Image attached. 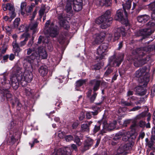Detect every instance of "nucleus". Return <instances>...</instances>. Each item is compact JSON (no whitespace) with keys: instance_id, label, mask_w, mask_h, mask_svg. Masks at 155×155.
I'll list each match as a JSON object with an SVG mask.
<instances>
[{"instance_id":"nucleus-56","label":"nucleus","mask_w":155,"mask_h":155,"mask_svg":"<svg viewBox=\"0 0 155 155\" xmlns=\"http://www.w3.org/2000/svg\"><path fill=\"white\" fill-rule=\"evenodd\" d=\"M145 116V114L144 113H143L139 114L138 116H137V119H140L144 117Z\"/></svg>"},{"instance_id":"nucleus-13","label":"nucleus","mask_w":155,"mask_h":155,"mask_svg":"<svg viewBox=\"0 0 155 155\" xmlns=\"http://www.w3.org/2000/svg\"><path fill=\"white\" fill-rule=\"evenodd\" d=\"M93 140L90 138H88L84 142V146L83 147H81L82 152H84L89 149L93 144Z\"/></svg>"},{"instance_id":"nucleus-40","label":"nucleus","mask_w":155,"mask_h":155,"mask_svg":"<svg viewBox=\"0 0 155 155\" xmlns=\"http://www.w3.org/2000/svg\"><path fill=\"white\" fill-rule=\"evenodd\" d=\"M19 30L21 32L26 31L28 30V28L26 26L22 25L19 28Z\"/></svg>"},{"instance_id":"nucleus-32","label":"nucleus","mask_w":155,"mask_h":155,"mask_svg":"<svg viewBox=\"0 0 155 155\" xmlns=\"http://www.w3.org/2000/svg\"><path fill=\"white\" fill-rule=\"evenodd\" d=\"M51 155H64L62 149H60L56 151L55 150Z\"/></svg>"},{"instance_id":"nucleus-8","label":"nucleus","mask_w":155,"mask_h":155,"mask_svg":"<svg viewBox=\"0 0 155 155\" xmlns=\"http://www.w3.org/2000/svg\"><path fill=\"white\" fill-rule=\"evenodd\" d=\"M49 35L51 37L54 38L58 35V31L57 26L51 23L48 29L46 30Z\"/></svg>"},{"instance_id":"nucleus-18","label":"nucleus","mask_w":155,"mask_h":155,"mask_svg":"<svg viewBox=\"0 0 155 155\" xmlns=\"http://www.w3.org/2000/svg\"><path fill=\"white\" fill-rule=\"evenodd\" d=\"M142 84V85H140L136 88L137 93L139 95H143L145 94V84L143 85V83Z\"/></svg>"},{"instance_id":"nucleus-22","label":"nucleus","mask_w":155,"mask_h":155,"mask_svg":"<svg viewBox=\"0 0 155 155\" xmlns=\"http://www.w3.org/2000/svg\"><path fill=\"white\" fill-rule=\"evenodd\" d=\"M92 123L91 121H87L81 125V130L83 131H89V126Z\"/></svg>"},{"instance_id":"nucleus-50","label":"nucleus","mask_w":155,"mask_h":155,"mask_svg":"<svg viewBox=\"0 0 155 155\" xmlns=\"http://www.w3.org/2000/svg\"><path fill=\"white\" fill-rule=\"evenodd\" d=\"M43 8L44 12H47L50 8L49 7L47 6L46 7V6L45 5H42L41 6V8Z\"/></svg>"},{"instance_id":"nucleus-16","label":"nucleus","mask_w":155,"mask_h":155,"mask_svg":"<svg viewBox=\"0 0 155 155\" xmlns=\"http://www.w3.org/2000/svg\"><path fill=\"white\" fill-rule=\"evenodd\" d=\"M15 72V75L18 76H22L23 75V69L21 68L18 65L16 64L13 68Z\"/></svg>"},{"instance_id":"nucleus-38","label":"nucleus","mask_w":155,"mask_h":155,"mask_svg":"<svg viewBox=\"0 0 155 155\" xmlns=\"http://www.w3.org/2000/svg\"><path fill=\"white\" fill-rule=\"evenodd\" d=\"M137 20L139 22L142 23H144L145 22V19L144 16L141 15L139 16L137 18Z\"/></svg>"},{"instance_id":"nucleus-35","label":"nucleus","mask_w":155,"mask_h":155,"mask_svg":"<svg viewBox=\"0 0 155 155\" xmlns=\"http://www.w3.org/2000/svg\"><path fill=\"white\" fill-rule=\"evenodd\" d=\"M93 111L91 112L93 115H96L97 114L100 108L97 107H95L93 108Z\"/></svg>"},{"instance_id":"nucleus-5","label":"nucleus","mask_w":155,"mask_h":155,"mask_svg":"<svg viewBox=\"0 0 155 155\" xmlns=\"http://www.w3.org/2000/svg\"><path fill=\"white\" fill-rule=\"evenodd\" d=\"M23 66L25 69L22 75V81H25L27 82H30L32 79L33 75L31 72L28 68L30 67L31 66V64L30 66H28L26 67H25L24 66Z\"/></svg>"},{"instance_id":"nucleus-3","label":"nucleus","mask_w":155,"mask_h":155,"mask_svg":"<svg viewBox=\"0 0 155 155\" xmlns=\"http://www.w3.org/2000/svg\"><path fill=\"white\" fill-rule=\"evenodd\" d=\"M149 9L152 11L151 14L152 20L146 25V37L150 35L154 31L153 27L155 25V1L150 4Z\"/></svg>"},{"instance_id":"nucleus-60","label":"nucleus","mask_w":155,"mask_h":155,"mask_svg":"<svg viewBox=\"0 0 155 155\" xmlns=\"http://www.w3.org/2000/svg\"><path fill=\"white\" fill-rule=\"evenodd\" d=\"M84 118V114L83 113H81L80 116L79 117V119L80 120H82Z\"/></svg>"},{"instance_id":"nucleus-24","label":"nucleus","mask_w":155,"mask_h":155,"mask_svg":"<svg viewBox=\"0 0 155 155\" xmlns=\"http://www.w3.org/2000/svg\"><path fill=\"white\" fill-rule=\"evenodd\" d=\"M2 95L5 97L8 100L11 98L12 97V94L7 89H3L2 91Z\"/></svg>"},{"instance_id":"nucleus-34","label":"nucleus","mask_w":155,"mask_h":155,"mask_svg":"<svg viewBox=\"0 0 155 155\" xmlns=\"http://www.w3.org/2000/svg\"><path fill=\"white\" fill-rule=\"evenodd\" d=\"M137 127L138 126L136 124V122L135 121L133 122V124L130 127V129L133 132H135L136 129Z\"/></svg>"},{"instance_id":"nucleus-31","label":"nucleus","mask_w":155,"mask_h":155,"mask_svg":"<svg viewBox=\"0 0 155 155\" xmlns=\"http://www.w3.org/2000/svg\"><path fill=\"white\" fill-rule=\"evenodd\" d=\"M116 3L117 2V0H114ZM103 4L106 6H110L111 4V0H101V1Z\"/></svg>"},{"instance_id":"nucleus-27","label":"nucleus","mask_w":155,"mask_h":155,"mask_svg":"<svg viewBox=\"0 0 155 155\" xmlns=\"http://www.w3.org/2000/svg\"><path fill=\"white\" fill-rule=\"evenodd\" d=\"M60 24L61 27L66 29H68L69 28V23L65 20L60 22Z\"/></svg>"},{"instance_id":"nucleus-44","label":"nucleus","mask_w":155,"mask_h":155,"mask_svg":"<svg viewBox=\"0 0 155 155\" xmlns=\"http://www.w3.org/2000/svg\"><path fill=\"white\" fill-rule=\"evenodd\" d=\"M64 139L67 142H69L72 140L73 139V137L71 135H68L64 137Z\"/></svg>"},{"instance_id":"nucleus-12","label":"nucleus","mask_w":155,"mask_h":155,"mask_svg":"<svg viewBox=\"0 0 155 155\" xmlns=\"http://www.w3.org/2000/svg\"><path fill=\"white\" fill-rule=\"evenodd\" d=\"M124 57V55L122 53L120 54L115 58H114V57H112L110 59V63H111L113 62L114 65L116 64V66L118 67L123 61Z\"/></svg>"},{"instance_id":"nucleus-61","label":"nucleus","mask_w":155,"mask_h":155,"mask_svg":"<svg viewBox=\"0 0 155 155\" xmlns=\"http://www.w3.org/2000/svg\"><path fill=\"white\" fill-rule=\"evenodd\" d=\"M130 120H126L124 121V125L125 126H127V124H130Z\"/></svg>"},{"instance_id":"nucleus-15","label":"nucleus","mask_w":155,"mask_h":155,"mask_svg":"<svg viewBox=\"0 0 155 155\" xmlns=\"http://www.w3.org/2000/svg\"><path fill=\"white\" fill-rule=\"evenodd\" d=\"M117 122L116 121H114L111 123L108 124L106 121H104L103 124V128L108 130L110 131L114 129L115 127V125Z\"/></svg>"},{"instance_id":"nucleus-23","label":"nucleus","mask_w":155,"mask_h":155,"mask_svg":"<svg viewBox=\"0 0 155 155\" xmlns=\"http://www.w3.org/2000/svg\"><path fill=\"white\" fill-rule=\"evenodd\" d=\"M120 135L123 136L122 140L124 141H127L129 140L131 137V134L129 132L124 131L120 134Z\"/></svg>"},{"instance_id":"nucleus-20","label":"nucleus","mask_w":155,"mask_h":155,"mask_svg":"<svg viewBox=\"0 0 155 155\" xmlns=\"http://www.w3.org/2000/svg\"><path fill=\"white\" fill-rule=\"evenodd\" d=\"M38 23L36 21L31 22L29 25V28L30 29L33 31V34H35L37 30V27Z\"/></svg>"},{"instance_id":"nucleus-1","label":"nucleus","mask_w":155,"mask_h":155,"mask_svg":"<svg viewBox=\"0 0 155 155\" xmlns=\"http://www.w3.org/2000/svg\"><path fill=\"white\" fill-rule=\"evenodd\" d=\"M38 54L36 52H33L30 56H27L24 59L23 64L25 67L31 66V64L35 61L38 60L40 58L42 59L47 58L48 55L43 47H38Z\"/></svg>"},{"instance_id":"nucleus-25","label":"nucleus","mask_w":155,"mask_h":155,"mask_svg":"<svg viewBox=\"0 0 155 155\" xmlns=\"http://www.w3.org/2000/svg\"><path fill=\"white\" fill-rule=\"evenodd\" d=\"M72 3V2L67 1L65 6V10L67 13L72 14V10L71 5Z\"/></svg>"},{"instance_id":"nucleus-42","label":"nucleus","mask_w":155,"mask_h":155,"mask_svg":"<svg viewBox=\"0 0 155 155\" xmlns=\"http://www.w3.org/2000/svg\"><path fill=\"white\" fill-rule=\"evenodd\" d=\"M101 68L100 64H98L92 65L91 67V68L92 70H98Z\"/></svg>"},{"instance_id":"nucleus-6","label":"nucleus","mask_w":155,"mask_h":155,"mask_svg":"<svg viewBox=\"0 0 155 155\" xmlns=\"http://www.w3.org/2000/svg\"><path fill=\"white\" fill-rule=\"evenodd\" d=\"M108 44L106 43H104L100 45L97 50V54L98 55V57L101 59H102L106 55V52L108 47Z\"/></svg>"},{"instance_id":"nucleus-46","label":"nucleus","mask_w":155,"mask_h":155,"mask_svg":"<svg viewBox=\"0 0 155 155\" xmlns=\"http://www.w3.org/2000/svg\"><path fill=\"white\" fill-rule=\"evenodd\" d=\"M27 4L25 2H22L21 5V10H25Z\"/></svg>"},{"instance_id":"nucleus-14","label":"nucleus","mask_w":155,"mask_h":155,"mask_svg":"<svg viewBox=\"0 0 155 155\" xmlns=\"http://www.w3.org/2000/svg\"><path fill=\"white\" fill-rule=\"evenodd\" d=\"M120 34L123 36H124L125 35V30L123 28H117L116 31L115 32L114 34V39L113 40L114 41L115 40H118L120 36Z\"/></svg>"},{"instance_id":"nucleus-11","label":"nucleus","mask_w":155,"mask_h":155,"mask_svg":"<svg viewBox=\"0 0 155 155\" xmlns=\"http://www.w3.org/2000/svg\"><path fill=\"white\" fill-rule=\"evenodd\" d=\"M10 79L13 88L16 90L18 87L19 82L22 81V76H18V77L15 75L11 76Z\"/></svg>"},{"instance_id":"nucleus-53","label":"nucleus","mask_w":155,"mask_h":155,"mask_svg":"<svg viewBox=\"0 0 155 155\" xmlns=\"http://www.w3.org/2000/svg\"><path fill=\"white\" fill-rule=\"evenodd\" d=\"M58 18L60 20V22L65 20V18L62 14H59L58 16Z\"/></svg>"},{"instance_id":"nucleus-45","label":"nucleus","mask_w":155,"mask_h":155,"mask_svg":"<svg viewBox=\"0 0 155 155\" xmlns=\"http://www.w3.org/2000/svg\"><path fill=\"white\" fill-rule=\"evenodd\" d=\"M7 6L8 9L10 11V12L15 11L14 6L12 5L9 3H8L7 4Z\"/></svg>"},{"instance_id":"nucleus-51","label":"nucleus","mask_w":155,"mask_h":155,"mask_svg":"<svg viewBox=\"0 0 155 155\" xmlns=\"http://www.w3.org/2000/svg\"><path fill=\"white\" fill-rule=\"evenodd\" d=\"M112 71V70L111 69L108 68L105 72L104 76H107V75L110 74Z\"/></svg>"},{"instance_id":"nucleus-49","label":"nucleus","mask_w":155,"mask_h":155,"mask_svg":"<svg viewBox=\"0 0 155 155\" xmlns=\"http://www.w3.org/2000/svg\"><path fill=\"white\" fill-rule=\"evenodd\" d=\"M45 12H44L43 8H40L39 11L40 18L41 19L43 15Z\"/></svg>"},{"instance_id":"nucleus-7","label":"nucleus","mask_w":155,"mask_h":155,"mask_svg":"<svg viewBox=\"0 0 155 155\" xmlns=\"http://www.w3.org/2000/svg\"><path fill=\"white\" fill-rule=\"evenodd\" d=\"M125 15V17H124L123 14V11L121 10H118L115 15V18L116 20L120 21L122 24H127L128 22L127 18V15Z\"/></svg>"},{"instance_id":"nucleus-2","label":"nucleus","mask_w":155,"mask_h":155,"mask_svg":"<svg viewBox=\"0 0 155 155\" xmlns=\"http://www.w3.org/2000/svg\"><path fill=\"white\" fill-rule=\"evenodd\" d=\"M111 12L109 10L107 11L104 15L98 18L95 20V22L97 24L102 23L101 28L104 29H106L110 26L112 20L110 17Z\"/></svg>"},{"instance_id":"nucleus-39","label":"nucleus","mask_w":155,"mask_h":155,"mask_svg":"<svg viewBox=\"0 0 155 155\" xmlns=\"http://www.w3.org/2000/svg\"><path fill=\"white\" fill-rule=\"evenodd\" d=\"M13 47L14 49H15V50L17 51H20L21 50L20 48L19 47L18 45V44L16 43V41L15 42H14L12 44Z\"/></svg>"},{"instance_id":"nucleus-54","label":"nucleus","mask_w":155,"mask_h":155,"mask_svg":"<svg viewBox=\"0 0 155 155\" xmlns=\"http://www.w3.org/2000/svg\"><path fill=\"white\" fill-rule=\"evenodd\" d=\"M100 124H99L95 126L94 129V132L95 133L97 132L100 129Z\"/></svg>"},{"instance_id":"nucleus-64","label":"nucleus","mask_w":155,"mask_h":155,"mask_svg":"<svg viewBox=\"0 0 155 155\" xmlns=\"http://www.w3.org/2000/svg\"><path fill=\"white\" fill-rule=\"evenodd\" d=\"M151 94H155V84L153 86L151 91Z\"/></svg>"},{"instance_id":"nucleus-55","label":"nucleus","mask_w":155,"mask_h":155,"mask_svg":"<svg viewBox=\"0 0 155 155\" xmlns=\"http://www.w3.org/2000/svg\"><path fill=\"white\" fill-rule=\"evenodd\" d=\"M139 64L138 66H142L145 63V60L143 59H141L139 61Z\"/></svg>"},{"instance_id":"nucleus-30","label":"nucleus","mask_w":155,"mask_h":155,"mask_svg":"<svg viewBox=\"0 0 155 155\" xmlns=\"http://www.w3.org/2000/svg\"><path fill=\"white\" fill-rule=\"evenodd\" d=\"M147 117V120L148 122L147 124H146V128H149L150 127V124L149 121L150 120L151 115L150 113H147L146 112V117Z\"/></svg>"},{"instance_id":"nucleus-19","label":"nucleus","mask_w":155,"mask_h":155,"mask_svg":"<svg viewBox=\"0 0 155 155\" xmlns=\"http://www.w3.org/2000/svg\"><path fill=\"white\" fill-rule=\"evenodd\" d=\"M30 37V35L29 34L26 32L24 33L21 36V38L23 39L24 38V40L21 41L20 43V46H23L26 44V41L28 38Z\"/></svg>"},{"instance_id":"nucleus-21","label":"nucleus","mask_w":155,"mask_h":155,"mask_svg":"<svg viewBox=\"0 0 155 155\" xmlns=\"http://www.w3.org/2000/svg\"><path fill=\"white\" fill-rule=\"evenodd\" d=\"M38 71L41 76H45L48 72L47 68L45 65L41 66L38 69Z\"/></svg>"},{"instance_id":"nucleus-37","label":"nucleus","mask_w":155,"mask_h":155,"mask_svg":"<svg viewBox=\"0 0 155 155\" xmlns=\"http://www.w3.org/2000/svg\"><path fill=\"white\" fill-rule=\"evenodd\" d=\"M37 9H35L33 12V13L32 14H30V20L31 21H32L35 18L37 14Z\"/></svg>"},{"instance_id":"nucleus-10","label":"nucleus","mask_w":155,"mask_h":155,"mask_svg":"<svg viewBox=\"0 0 155 155\" xmlns=\"http://www.w3.org/2000/svg\"><path fill=\"white\" fill-rule=\"evenodd\" d=\"M105 35V33L103 32L95 34L94 36L92 44L98 45L101 43L103 41Z\"/></svg>"},{"instance_id":"nucleus-36","label":"nucleus","mask_w":155,"mask_h":155,"mask_svg":"<svg viewBox=\"0 0 155 155\" xmlns=\"http://www.w3.org/2000/svg\"><path fill=\"white\" fill-rule=\"evenodd\" d=\"M87 81V80L86 79L79 80L76 82V86L77 87H80L82 85Z\"/></svg>"},{"instance_id":"nucleus-28","label":"nucleus","mask_w":155,"mask_h":155,"mask_svg":"<svg viewBox=\"0 0 155 155\" xmlns=\"http://www.w3.org/2000/svg\"><path fill=\"white\" fill-rule=\"evenodd\" d=\"M42 41L43 43H47L48 42V38H47L45 37L40 36L38 39V43L39 44H40Z\"/></svg>"},{"instance_id":"nucleus-59","label":"nucleus","mask_w":155,"mask_h":155,"mask_svg":"<svg viewBox=\"0 0 155 155\" xmlns=\"http://www.w3.org/2000/svg\"><path fill=\"white\" fill-rule=\"evenodd\" d=\"M64 133L61 132H59L58 136L60 138H63L64 136Z\"/></svg>"},{"instance_id":"nucleus-9","label":"nucleus","mask_w":155,"mask_h":155,"mask_svg":"<svg viewBox=\"0 0 155 155\" xmlns=\"http://www.w3.org/2000/svg\"><path fill=\"white\" fill-rule=\"evenodd\" d=\"M145 70L142 69L136 71L135 74V76L139 78L138 81L139 83L145 84Z\"/></svg>"},{"instance_id":"nucleus-17","label":"nucleus","mask_w":155,"mask_h":155,"mask_svg":"<svg viewBox=\"0 0 155 155\" xmlns=\"http://www.w3.org/2000/svg\"><path fill=\"white\" fill-rule=\"evenodd\" d=\"M101 82L100 81L96 80H92L90 81V84L94 85L93 90L94 92H95L99 89Z\"/></svg>"},{"instance_id":"nucleus-52","label":"nucleus","mask_w":155,"mask_h":155,"mask_svg":"<svg viewBox=\"0 0 155 155\" xmlns=\"http://www.w3.org/2000/svg\"><path fill=\"white\" fill-rule=\"evenodd\" d=\"M33 8L29 5L25 9V11L27 13L31 12L33 10Z\"/></svg>"},{"instance_id":"nucleus-47","label":"nucleus","mask_w":155,"mask_h":155,"mask_svg":"<svg viewBox=\"0 0 155 155\" xmlns=\"http://www.w3.org/2000/svg\"><path fill=\"white\" fill-rule=\"evenodd\" d=\"M97 94L95 92H94L93 94L91 96L90 99V101L91 102H94L97 96Z\"/></svg>"},{"instance_id":"nucleus-33","label":"nucleus","mask_w":155,"mask_h":155,"mask_svg":"<svg viewBox=\"0 0 155 155\" xmlns=\"http://www.w3.org/2000/svg\"><path fill=\"white\" fill-rule=\"evenodd\" d=\"M82 5L73 4V9L76 12H78L81 10L82 8Z\"/></svg>"},{"instance_id":"nucleus-58","label":"nucleus","mask_w":155,"mask_h":155,"mask_svg":"<svg viewBox=\"0 0 155 155\" xmlns=\"http://www.w3.org/2000/svg\"><path fill=\"white\" fill-rule=\"evenodd\" d=\"M71 149L74 150L75 151H77V147L76 145L73 144H72L71 145Z\"/></svg>"},{"instance_id":"nucleus-63","label":"nucleus","mask_w":155,"mask_h":155,"mask_svg":"<svg viewBox=\"0 0 155 155\" xmlns=\"http://www.w3.org/2000/svg\"><path fill=\"white\" fill-rule=\"evenodd\" d=\"M122 104H124L125 106H130L131 105V104L130 103L128 102L127 101H123L122 102Z\"/></svg>"},{"instance_id":"nucleus-48","label":"nucleus","mask_w":155,"mask_h":155,"mask_svg":"<svg viewBox=\"0 0 155 155\" xmlns=\"http://www.w3.org/2000/svg\"><path fill=\"white\" fill-rule=\"evenodd\" d=\"M82 0H74L73 4H77V5H82Z\"/></svg>"},{"instance_id":"nucleus-26","label":"nucleus","mask_w":155,"mask_h":155,"mask_svg":"<svg viewBox=\"0 0 155 155\" xmlns=\"http://www.w3.org/2000/svg\"><path fill=\"white\" fill-rule=\"evenodd\" d=\"M131 1L130 0H128L125 4L123 5V8L124 10L125 15L126 16L127 15V12L126 10H128L130 8L131 5Z\"/></svg>"},{"instance_id":"nucleus-57","label":"nucleus","mask_w":155,"mask_h":155,"mask_svg":"<svg viewBox=\"0 0 155 155\" xmlns=\"http://www.w3.org/2000/svg\"><path fill=\"white\" fill-rule=\"evenodd\" d=\"M39 142V141L37 140V139H34V140L33 143H30L29 144L31 145V147H33L35 143H38Z\"/></svg>"},{"instance_id":"nucleus-41","label":"nucleus","mask_w":155,"mask_h":155,"mask_svg":"<svg viewBox=\"0 0 155 155\" xmlns=\"http://www.w3.org/2000/svg\"><path fill=\"white\" fill-rule=\"evenodd\" d=\"M74 142L76 143V144L78 146H80L82 144L81 142L80 139L78 136H76L74 138Z\"/></svg>"},{"instance_id":"nucleus-62","label":"nucleus","mask_w":155,"mask_h":155,"mask_svg":"<svg viewBox=\"0 0 155 155\" xmlns=\"http://www.w3.org/2000/svg\"><path fill=\"white\" fill-rule=\"evenodd\" d=\"M139 125L140 127H144L145 126V122L143 121H140Z\"/></svg>"},{"instance_id":"nucleus-4","label":"nucleus","mask_w":155,"mask_h":155,"mask_svg":"<svg viewBox=\"0 0 155 155\" xmlns=\"http://www.w3.org/2000/svg\"><path fill=\"white\" fill-rule=\"evenodd\" d=\"M133 146L132 143L122 144L117 149V154L115 155H126L127 153L125 151L130 149Z\"/></svg>"},{"instance_id":"nucleus-29","label":"nucleus","mask_w":155,"mask_h":155,"mask_svg":"<svg viewBox=\"0 0 155 155\" xmlns=\"http://www.w3.org/2000/svg\"><path fill=\"white\" fill-rule=\"evenodd\" d=\"M64 155H70L71 153V150L68 147H64L62 149Z\"/></svg>"},{"instance_id":"nucleus-43","label":"nucleus","mask_w":155,"mask_h":155,"mask_svg":"<svg viewBox=\"0 0 155 155\" xmlns=\"http://www.w3.org/2000/svg\"><path fill=\"white\" fill-rule=\"evenodd\" d=\"M20 19L19 18H17L15 19L14 22L15 27H17L19 24Z\"/></svg>"}]
</instances>
